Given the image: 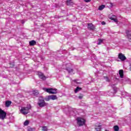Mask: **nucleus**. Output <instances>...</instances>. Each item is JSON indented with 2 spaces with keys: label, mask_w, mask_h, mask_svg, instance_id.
Wrapping results in <instances>:
<instances>
[{
  "label": "nucleus",
  "mask_w": 131,
  "mask_h": 131,
  "mask_svg": "<svg viewBox=\"0 0 131 131\" xmlns=\"http://www.w3.org/2000/svg\"><path fill=\"white\" fill-rule=\"evenodd\" d=\"M31 108V106H30V104H29L27 107H22L20 110V113L24 114V115H26V114H28Z\"/></svg>",
  "instance_id": "obj_1"
},
{
  "label": "nucleus",
  "mask_w": 131,
  "mask_h": 131,
  "mask_svg": "<svg viewBox=\"0 0 131 131\" xmlns=\"http://www.w3.org/2000/svg\"><path fill=\"white\" fill-rule=\"evenodd\" d=\"M77 124L78 126H82L85 123V120L82 118L78 117L76 119Z\"/></svg>",
  "instance_id": "obj_2"
},
{
  "label": "nucleus",
  "mask_w": 131,
  "mask_h": 131,
  "mask_svg": "<svg viewBox=\"0 0 131 131\" xmlns=\"http://www.w3.org/2000/svg\"><path fill=\"white\" fill-rule=\"evenodd\" d=\"M43 91L47 92V93H49V94H57V89H47V88H43Z\"/></svg>",
  "instance_id": "obj_3"
},
{
  "label": "nucleus",
  "mask_w": 131,
  "mask_h": 131,
  "mask_svg": "<svg viewBox=\"0 0 131 131\" xmlns=\"http://www.w3.org/2000/svg\"><path fill=\"white\" fill-rule=\"evenodd\" d=\"M72 65L71 63H68L66 65V68L65 69L68 71L69 73H71V74H74V73H73V70L71 69Z\"/></svg>",
  "instance_id": "obj_4"
},
{
  "label": "nucleus",
  "mask_w": 131,
  "mask_h": 131,
  "mask_svg": "<svg viewBox=\"0 0 131 131\" xmlns=\"http://www.w3.org/2000/svg\"><path fill=\"white\" fill-rule=\"evenodd\" d=\"M38 104L39 107H45V106H46V102H45V100L43 99V98H42V97H40L39 98Z\"/></svg>",
  "instance_id": "obj_5"
},
{
  "label": "nucleus",
  "mask_w": 131,
  "mask_h": 131,
  "mask_svg": "<svg viewBox=\"0 0 131 131\" xmlns=\"http://www.w3.org/2000/svg\"><path fill=\"white\" fill-rule=\"evenodd\" d=\"M6 116H7V113L0 108V119H5V118H6Z\"/></svg>",
  "instance_id": "obj_6"
},
{
  "label": "nucleus",
  "mask_w": 131,
  "mask_h": 131,
  "mask_svg": "<svg viewBox=\"0 0 131 131\" xmlns=\"http://www.w3.org/2000/svg\"><path fill=\"white\" fill-rule=\"evenodd\" d=\"M50 100H57V96L56 95H50L46 98V101H50Z\"/></svg>",
  "instance_id": "obj_7"
},
{
  "label": "nucleus",
  "mask_w": 131,
  "mask_h": 131,
  "mask_svg": "<svg viewBox=\"0 0 131 131\" xmlns=\"http://www.w3.org/2000/svg\"><path fill=\"white\" fill-rule=\"evenodd\" d=\"M118 58L121 61H125V60H126V57L124 56V54L122 53L119 54Z\"/></svg>",
  "instance_id": "obj_8"
},
{
  "label": "nucleus",
  "mask_w": 131,
  "mask_h": 131,
  "mask_svg": "<svg viewBox=\"0 0 131 131\" xmlns=\"http://www.w3.org/2000/svg\"><path fill=\"white\" fill-rule=\"evenodd\" d=\"M37 75H38L39 78L42 79V80H46V76L43 75V74L41 72H38Z\"/></svg>",
  "instance_id": "obj_9"
},
{
  "label": "nucleus",
  "mask_w": 131,
  "mask_h": 131,
  "mask_svg": "<svg viewBox=\"0 0 131 131\" xmlns=\"http://www.w3.org/2000/svg\"><path fill=\"white\" fill-rule=\"evenodd\" d=\"M110 19H111V20H113V21H114V22H115L116 23H117V22H118V20H117V17L115 15H113L110 18Z\"/></svg>",
  "instance_id": "obj_10"
},
{
  "label": "nucleus",
  "mask_w": 131,
  "mask_h": 131,
  "mask_svg": "<svg viewBox=\"0 0 131 131\" xmlns=\"http://www.w3.org/2000/svg\"><path fill=\"white\" fill-rule=\"evenodd\" d=\"M94 28H95V27L93 24H88V29H90V30H93Z\"/></svg>",
  "instance_id": "obj_11"
},
{
  "label": "nucleus",
  "mask_w": 131,
  "mask_h": 131,
  "mask_svg": "<svg viewBox=\"0 0 131 131\" xmlns=\"http://www.w3.org/2000/svg\"><path fill=\"white\" fill-rule=\"evenodd\" d=\"M81 90H82V89L79 86H77L76 88V89H75L74 90V93L75 94H77V93H78V92H80V91H81Z\"/></svg>",
  "instance_id": "obj_12"
},
{
  "label": "nucleus",
  "mask_w": 131,
  "mask_h": 131,
  "mask_svg": "<svg viewBox=\"0 0 131 131\" xmlns=\"http://www.w3.org/2000/svg\"><path fill=\"white\" fill-rule=\"evenodd\" d=\"M126 35H127L128 38L131 40V33L129 31H126Z\"/></svg>",
  "instance_id": "obj_13"
},
{
  "label": "nucleus",
  "mask_w": 131,
  "mask_h": 131,
  "mask_svg": "<svg viewBox=\"0 0 131 131\" xmlns=\"http://www.w3.org/2000/svg\"><path fill=\"white\" fill-rule=\"evenodd\" d=\"M119 74L121 78H123V70H120L119 71Z\"/></svg>",
  "instance_id": "obj_14"
},
{
  "label": "nucleus",
  "mask_w": 131,
  "mask_h": 131,
  "mask_svg": "<svg viewBox=\"0 0 131 131\" xmlns=\"http://www.w3.org/2000/svg\"><path fill=\"white\" fill-rule=\"evenodd\" d=\"M29 45L30 46H35V45H36V41H35V40H31L29 42Z\"/></svg>",
  "instance_id": "obj_15"
},
{
  "label": "nucleus",
  "mask_w": 131,
  "mask_h": 131,
  "mask_svg": "<svg viewBox=\"0 0 131 131\" xmlns=\"http://www.w3.org/2000/svg\"><path fill=\"white\" fill-rule=\"evenodd\" d=\"M67 6H72L73 5V3H72V0L67 1Z\"/></svg>",
  "instance_id": "obj_16"
},
{
  "label": "nucleus",
  "mask_w": 131,
  "mask_h": 131,
  "mask_svg": "<svg viewBox=\"0 0 131 131\" xmlns=\"http://www.w3.org/2000/svg\"><path fill=\"white\" fill-rule=\"evenodd\" d=\"M104 8H105V5H102L99 7L98 10H99V11H102V10L104 9Z\"/></svg>",
  "instance_id": "obj_17"
},
{
  "label": "nucleus",
  "mask_w": 131,
  "mask_h": 131,
  "mask_svg": "<svg viewBox=\"0 0 131 131\" xmlns=\"http://www.w3.org/2000/svg\"><path fill=\"white\" fill-rule=\"evenodd\" d=\"M11 104H12L11 101H6L5 103V105H6V107H9V106H10V105H11Z\"/></svg>",
  "instance_id": "obj_18"
},
{
  "label": "nucleus",
  "mask_w": 131,
  "mask_h": 131,
  "mask_svg": "<svg viewBox=\"0 0 131 131\" xmlns=\"http://www.w3.org/2000/svg\"><path fill=\"white\" fill-rule=\"evenodd\" d=\"M95 129L96 131H101V125H99L98 126H96Z\"/></svg>",
  "instance_id": "obj_19"
},
{
  "label": "nucleus",
  "mask_w": 131,
  "mask_h": 131,
  "mask_svg": "<svg viewBox=\"0 0 131 131\" xmlns=\"http://www.w3.org/2000/svg\"><path fill=\"white\" fill-rule=\"evenodd\" d=\"M122 95L124 97H128L129 94H128V93H127L126 92H123L122 94Z\"/></svg>",
  "instance_id": "obj_20"
},
{
  "label": "nucleus",
  "mask_w": 131,
  "mask_h": 131,
  "mask_svg": "<svg viewBox=\"0 0 131 131\" xmlns=\"http://www.w3.org/2000/svg\"><path fill=\"white\" fill-rule=\"evenodd\" d=\"M114 129L115 131H118L119 130V127H118L117 125H116L114 127Z\"/></svg>",
  "instance_id": "obj_21"
},
{
  "label": "nucleus",
  "mask_w": 131,
  "mask_h": 131,
  "mask_svg": "<svg viewBox=\"0 0 131 131\" xmlns=\"http://www.w3.org/2000/svg\"><path fill=\"white\" fill-rule=\"evenodd\" d=\"M33 94L34 96H37L38 95V91H33Z\"/></svg>",
  "instance_id": "obj_22"
},
{
  "label": "nucleus",
  "mask_w": 131,
  "mask_h": 131,
  "mask_svg": "<svg viewBox=\"0 0 131 131\" xmlns=\"http://www.w3.org/2000/svg\"><path fill=\"white\" fill-rule=\"evenodd\" d=\"M112 87L113 88L115 93H116L117 92V88H115V85H112Z\"/></svg>",
  "instance_id": "obj_23"
},
{
  "label": "nucleus",
  "mask_w": 131,
  "mask_h": 131,
  "mask_svg": "<svg viewBox=\"0 0 131 131\" xmlns=\"http://www.w3.org/2000/svg\"><path fill=\"white\" fill-rule=\"evenodd\" d=\"M103 42V39H98V42L97 43V45H101Z\"/></svg>",
  "instance_id": "obj_24"
},
{
  "label": "nucleus",
  "mask_w": 131,
  "mask_h": 131,
  "mask_svg": "<svg viewBox=\"0 0 131 131\" xmlns=\"http://www.w3.org/2000/svg\"><path fill=\"white\" fill-rule=\"evenodd\" d=\"M42 130L43 131H47V130H48V127H47V126H43V127H42Z\"/></svg>",
  "instance_id": "obj_25"
},
{
  "label": "nucleus",
  "mask_w": 131,
  "mask_h": 131,
  "mask_svg": "<svg viewBox=\"0 0 131 131\" xmlns=\"http://www.w3.org/2000/svg\"><path fill=\"white\" fill-rule=\"evenodd\" d=\"M104 79L106 80V81H110V80H109V78L107 77H104Z\"/></svg>",
  "instance_id": "obj_26"
},
{
  "label": "nucleus",
  "mask_w": 131,
  "mask_h": 131,
  "mask_svg": "<svg viewBox=\"0 0 131 131\" xmlns=\"http://www.w3.org/2000/svg\"><path fill=\"white\" fill-rule=\"evenodd\" d=\"M29 123V122H28V121H26L25 122H24V125H28V124Z\"/></svg>",
  "instance_id": "obj_27"
},
{
  "label": "nucleus",
  "mask_w": 131,
  "mask_h": 131,
  "mask_svg": "<svg viewBox=\"0 0 131 131\" xmlns=\"http://www.w3.org/2000/svg\"><path fill=\"white\" fill-rule=\"evenodd\" d=\"M28 131H33V129H32V128H29Z\"/></svg>",
  "instance_id": "obj_28"
},
{
  "label": "nucleus",
  "mask_w": 131,
  "mask_h": 131,
  "mask_svg": "<svg viewBox=\"0 0 131 131\" xmlns=\"http://www.w3.org/2000/svg\"><path fill=\"white\" fill-rule=\"evenodd\" d=\"M83 97V96H82V95H80V96L78 97V98H79V99H82Z\"/></svg>",
  "instance_id": "obj_29"
},
{
  "label": "nucleus",
  "mask_w": 131,
  "mask_h": 131,
  "mask_svg": "<svg viewBox=\"0 0 131 131\" xmlns=\"http://www.w3.org/2000/svg\"><path fill=\"white\" fill-rule=\"evenodd\" d=\"M92 0H84V2H85V3H89L90 1H91Z\"/></svg>",
  "instance_id": "obj_30"
},
{
  "label": "nucleus",
  "mask_w": 131,
  "mask_h": 131,
  "mask_svg": "<svg viewBox=\"0 0 131 131\" xmlns=\"http://www.w3.org/2000/svg\"><path fill=\"white\" fill-rule=\"evenodd\" d=\"M101 24H102V25H105V24H106V23H105V21H102L101 23Z\"/></svg>",
  "instance_id": "obj_31"
},
{
  "label": "nucleus",
  "mask_w": 131,
  "mask_h": 131,
  "mask_svg": "<svg viewBox=\"0 0 131 131\" xmlns=\"http://www.w3.org/2000/svg\"><path fill=\"white\" fill-rule=\"evenodd\" d=\"M74 82H75L76 83H79V82H78L76 80H75L74 81Z\"/></svg>",
  "instance_id": "obj_32"
},
{
  "label": "nucleus",
  "mask_w": 131,
  "mask_h": 131,
  "mask_svg": "<svg viewBox=\"0 0 131 131\" xmlns=\"http://www.w3.org/2000/svg\"><path fill=\"white\" fill-rule=\"evenodd\" d=\"M111 7H113V4L112 3H111V5H110Z\"/></svg>",
  "instance_id": "obj_33"
},
{
  "label": "nucleus",
  "mask_w": 131,
  "mask_h": 131,
  "mask_svg": "<svg viewBox=\"0 0 131 131\" xmlns=\"http://www.w3.org/2000/svg\"><path fill=\"white\" fill-rule=\"evenodd\" d=\"M127 79H125V81H127Z\"/></svg>",
  "instance_id": "obj_34"
},
{
  "label": "nucleus",
  "mask_w": 131,
  "mask_h": 131,
  "mask_svg": "<svg viewBox=\"0 0 131 131\" xmlns=\"http://www.w3.org/2000/svg\"><path fill=\"white\" fill-rule=\"evenodd\" d=\"M73 31L74 32V28L73 29Z\"/></svg>",
  "instance_id": "obj_35"
},
{
  "label": "nucleus",
  "mask_w": 131,
  "mask_h": 131,
  "mask_svg": "<svg viewBox=\"0 0 131 131\" xmlns=\"http://www.w3.org/2000/svg\"><path fill=\"white\" fill-rule=\"evenodd\" d=\"M130 100H131V96L130 97V98H129Z\"/></svg>",
  "instance_id": "obj_36"
}]
</instances>
